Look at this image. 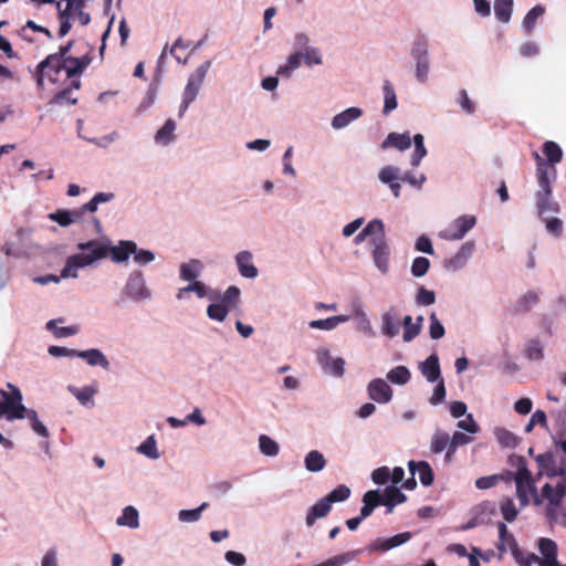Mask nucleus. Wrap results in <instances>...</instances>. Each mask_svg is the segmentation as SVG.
Segmentation results:
<instances>
[{"label": "nucleus", "mask_w": 566, "mask_h": 566, "mask_svg": "<svg viewBox=\"0 0 566 566\" xmlns=\"http://www.w3.org/2000/svg\"><path fill=\"white\" fill-rule=\"evenodd\" d=\"M80 253L70 255L61 271V277H77V270L92 265L94 262L105 259L111 254L115 262L126 261L136 250L133 241H120L118 247L111 248L109 244L98 240H90L77 244Z\"/></svg>", "instance_id": "nucleus-1"}, {"label": "nucleus", "mask_w": 566, "mask_h": 566, "mask_svg": "<svg viewBox=\"0 0 566 566\" xmlns=\"http://www.w3.org/2000/svg\"><path fill=\"white\" fill-rule=\"evenodd\" d=\"M73 43L74 41L71 40L66 44L61 45L57 52L49 54L38 64L35 77L39 87H43L44 78L53 84L59 83L63 71L66 78L81 77L91 64L92 56L90 53L78 57L72 56L70 52Z\"/></svg>", "instance_id": "nucleus-2"}, {"label": "nucleus", "mask_w": 566, "mask_h": 566, "mask_svg": "<svg viewBox=\"0 0 566 566\" xmlns=\"http://www.w3.org/2000/svg\"><path fill=\"white\" fill-rule=\"evenodd\" d=\"M10 391L0 390L3 400H0V417H6L8 420L28 418L30 426L35 433L40 437L48 438V428L39 420L38 413L33 409H27L22 403V394L20 389L12 385H7Z\"/></svg>", "instance_id": "nucleus-3"}, {"label": "nucleus", "mask_w": 566, "mask_h": 566, "mask_svg": "<svg viewBox=\"0 0 566 566\" xmlns=\"http://www.w3.org/2000/svg\"><path fill=\"white\" fill-rule=\"evenodd\" d=\"M509 463L516 467L515 472L507 471V481L513 480L516 486V496L521 507H526L531 503L539 506L542 497L539 496L536 488V481L532 472L527 468V461L523 455L512 454L509 458Z\"/></svg>", "instance_id": "nucleus-4"}, {"label": "nucleus", "mask_w": 566, "mask_h": 566, "mask_svg": "<svg viewBox=\"0 0 566 566\" xmlns=\"http://www.w3.org/2000/svg\"><path fill=\"white\" fill-rule=\"evenodd\" d=\"M536 158V180L538 184V190L535 193L536 211L539 217L545 213H557L559 212V203L553 199V189L549 180V166L538 155L535 154Z\"/></svg>", "instance_id": "nucleus-5"}, {"label": "nucleus", "mask_w": 566, "mask_h": 566, "mask_svg": "<svg viewBox=\"0 0 566 566\" xmlns=\"http://www.w3.org/2000/svg\"><path fill=\"white\" fill-rule=\"evenodd\" d=\"M66 2L65 8L61 7V2L56 3V8L59 10V36H65L71 28V19H78L82 25H87L91 21V15L87 12H84L85 0H64Z\"/></svg>", "instance_id": "nucleus-6"}, {"label": "nucleus", "mask_w": 566, "mask_h": 566, "mask_svg": "<svg viewBox=\"0 0 566 566\" xmlns=\"http://www.w3.org/2000/svg\"><path fill=\"white\" fill-rule=\"evenodd\" d=\"M539 496L542 497V501H547L546 517L548 521L551 523L557 522L558 507L566 496V479L558 480L555 486L549 483L544 484Z\"/></svg>", "instance_id": "nucleus-7"}, {"label": "nucleus", "mask_w": 566, "mask_h": 566, "mask_svg": "<svg viewBox=\"0 0 566 566\" xmlns=\"http://www.w3.org/2000/svg\"><path fill=\"white\" fill-rule=\"evenodd\" d=\"M210 67V62L206 61L201 65H199L196 71L189 76L188 83L184 90L182 102L179 109V115L188 109L189 105L196 99L199 94L200 87L206 78L208 70Z\"/></svg>", "instance_id": "nucleus-8"}, {"label": "nucleus", "mask_w": 566, "mask_h": 566, "mask_svg": "<svg viewBox=\"0 0 566 566\" xmlns=\"http://www.w3.org/2000/svg\"><path fill=\"white\" fill-rule=\"evenodd\" d=\"M369 245L375 265L382 273H386L388 271L389 248L386 241L385 227L382 228V232H378L370 238Z\"/></svg>", "instance_id": "nucleus-9"}, {"label": "nucleus", "mask_w": 566, "mask_h": 566, "mask_svg": "<svg viewBox=\"0 0 566 566\" xmlns=\"http://www.w3.org/2000/svg\"><path fill=\"white\" fill-rule=\"evenodd\" d=\"M411 55L416 60V78L420 83H426L428 80L430 63L428 56V46L424 40L419 39L415 42L411 50Z\"/></svg>", "instance_id": "nucleus-10"}, {"label": "nucleus", "mask_w": 566, "mask_h": 566, "mask_svg": "<svg viewBox=\"0 0 566 566\" xmlns=\"http://www.w3.org/2000/svg\"><path fill=\"white\" fill-rule=\"evenodd\" d=\"M476 223L474 216H460L453 222L441 232L440 237L446 240H460L462 239Z\"/></svg>", "instance_id": "nucleus-11"}, {"label": "nucleus", "mask_w": 566, "mask_h": 566, "mask_svg": "<svg viewBox=\"0 0 566 566\" xmlns=\"http://www.w3.org/2000/svg\"><path fill=\"white\" fill-rule=\"evenodd\" d=\"M411 537L412 534L410 532H403L389 538H376L367 546V549L369 552H387L407 543Z\"/></svg>", "instance_id": "nucleus-12"}, {"label": "nucleus", "mask_w": 566, "mask_h": 566, "mask_svg": "<svg viewBox=\"0 0 566 566\" xmlns=\"http://www.w3.org/2000/svg\"><path fill=\"white\" fill-rule=\"evenodd\" d=\"M368 397L378 402V403H387L392 398V389L391 387L381 378L373 379L367 388Z\"/></svg>", "instance_id": "nucleus-13"}, {"label": "nucleus", "mask_w": 566, "mask_h": 566, "mask_svg": "<svg viewBox=\"0 0 566 566\" xmlns=\"http://www.w3.org/2000/svg\"><path fill=\"white\" fill-rule=\"evenodd\" d=\"M538 551L542 554L541 566H562L557 559V544L553 539L546 537L539 538Z\"/></svg>", "instance_id": "nucleus-14"}, {"label": "nucleus", "mask_w": 566, "mask_h": 566, "mask_svg": "<svg viewBox=\"0 0 566 566\" xmlns=\"http://www.w3.org/2000/svg\"><path fill=\"white\" fill-rule=\"evenodd\" d=\"M70 84L63 90L56 92L50 101L52 105H75L77 103V98L72 96L73 90H80L82 86V82L80 77L69 78Z\"/></svg>", "instance_id": "nucleus-15"}, {"label": "nucleus", "mask_w": 566, "mask_h": 566, "mask_svg": "<svg viewBox=\"0 0 566 566\" xmlns=\"http://www.w3.org/2000/svg\"><path fill=\"white\" fill-rule=\"evenodd\" d=\"M126 294L129 297L136 300H145L149 297V293L145 286V281L143 274L140 272H135L130 274L127 284H126Z\"/></svg>", "instance_id": "nucleus-16"}, {"label": "nucleus", "mask_w": 566, "mask_h": 566, "mask_svg": "<svg viewBox=\"0 0 566 566\" xmlns=\"http://www.w3.org/2000/svg\"><path fill=\"white\" fill-rule=\"evenodd\" d=\"M511 544L512 556L518 566H532L533 564L541 566L542 557L537 556L535 553L522 551L516 541L512 539Z\"/></svg>", "instance_id": "nucleus-17"}, {"label": "nucleus", "mask_w": 566, "mask_h": 566, "mask_svg": "<svg viewBox=\"0 0 566 566\" xmlns=\"http://www.w3.org/2000/svg\"><path fill=\"white\" fill-rule=\"evenodd\" d=\"M543 153L545 154L549 166V175L555 178L556 169L554 165L558 164L563 159V150L555 142L548 140L543 145Z\"/></svg>", "instance_id": "nucleus-18"}, {"label": "nucleus", "mask_w": 566, "mask_h": 566, "mask_svg": "<svg viewBox=\"0 0 566 566\" xmlns=\"http://www.w3.org/2000/svg\"><path fill=\"white\" fill-rule=\"evenodd\" d=\"M235 262L240 274L247 279H254L258 275V269L252 263V254L249 251H241L235 256Z\"/></svg>", "instance_id": "nucleus-19"}, {"label": "nucleus", "mask_w": 566, "mask_h": 566, "mask_svg": "<svg viewBox=\"0 0 566 566\" xmlns=\"http://www.w3.org/2000/svg\"><path fill=\"white\" fill-rule=\"evenodd\" d=\"M536 461L545 468V474L547 478H558V480L566 479V468H557L552 453L539 454Z\"/></svg>", "instance_id": "nucleus-20"}, {"label": "nucleus", "mask_w": 566, "mask_h": 566, "mask_svg": "<svg viewBox=\"0 0 566 566\" xmlns=\"http://www.w3.org/2000/svg\"><path fill=\"white\" fill-rule=\"evenodd\" d=\"M409 471L411 475H415L416 470H418L419 479L422 485L430 486L433 483L434 475L430 464L426 461H409L408 463Z\"/></svg>", "instance_id": "nucleus-21"}, {"label": "nucleus", "mask_w": 566, "mask_h": 566, "mask_svg": "<svg viewBox=\"0 0 566 566\" xmlns=\"http://www.w3.org/2000/svg\"><path fill=\"white\" fill-rule=\"evenodd\" d=\"M400 329V318L395 308H390L382 315L381 332L388 337H395Z\"/></svg>", "instance_id": "nucleus-22"}, {"label": "nucleus", "mask_w": 566, "mask_h": 566, "mask_svg": "<svg viewBox=\"0 0 566 566\" xmlns=\"http://www.w3.org/2000/svg\"><path fill=\"white\" fill-rule=\"evenodd\" d=\"M382 504L379 490L367 491L363 495V507L360 509V517L365 520L370 516L374 510Z\"/></svg>", "instance_id": "nucleus-23"}, {"label": "nucleus", "mask_w": 566, "mask_h": 566, "mask_svg": "<svg viewBox=\"0 0 566 566\" xmlns=\"http://www.w3.org/2000/svg\"><path fill=\"white\" fill-rule=\"evenodd\" d=\"M382 504L379 490L367 491L363 495V507L360 509V517L365 520L370 516L374 510Z\"/></svg>", "instance_id": "nucleus-24"}, {"label": "nucleus", "mask_w": 566, "mask_h": 566, "mask_svg": "<svg viewBox=\"0 0 566 566\" xmlns=\"http://www.w3.org/2000/svg\"><path fill=\"white\" fill-rule=\"evenodd\" d=\"M382 504L379 490L367 491L363 495V507L360 509V517L365 520L370 516L374 510Z\"/></svg>", "instance_id": "nucleus-25"}, {"label": "nucleus", "mask_w": 566, "mask_h": 566, "mask_svg": "<svg viewBox=\"0 0 566 566\" xmlns=\"http://www.w3.org/2000/svg\"><path fill=\"white\" fill-rule=\"evenodd\" d=\"M420 370L428 381L434 382L440 379L441 371L439 358L437 355H430L423 363L420 364Z\"/></svg>", "instance_id": "nucleus-26"}, {"label": "nucleus", "mask_w": 566, "mask_h": 566, "mask_svg": "<svg viewBox=\"0 0 566 566\" xmlns=\"http://www.w3.org/2000/svg\"><path fill=\"white\" fill-rule=\"evenodd\" d=\"M76 356L84 359L90 366H101L104 369L109 368V361L99 349L78 350Z\"/></svg>", "instance_id": "nucleus-27"}, {"label": "nucleus", "mask_w": 566, "mask_h": 566, "mask_svg": "<svg viewBox=\"0 0 566 566\" xmlns=\"http://www.w3.org/2000/svg\"><path fill=\"white\" fill-rule=\"evenodd\" d=\"M203 270V264L198 259H191L189 262L181 263L179 268L180 279L182 281H195Z\"/></svg>", "instance_id": "nucleus-28"}, {"label": "nucleus", "mask_w": 566, "mask_h": 566, "mask_svg": "<svg viewBox=\"0 0 566 566\" xmlns=\"http://www.w3.org/2000/svg\"><path fill=\"white\" fill-rule=\"evenodd\" d=\"M331 510L332 505L325 497H322L310 509L306 515V525L313 526L317 518L327 516Z\"/></svg>", "instance_id": "nucleus-29"}, {"label": "nucleus", "mask_w": 566, "mask_h": 566, "mask_svg": "<svg viewBox=\"0 0 566 566\" xmlns=\"http://www.w3.org/2000/svg\"><path fill=\"white\" fill-rule=\"evenodd\" d=\"M411 146V137L408 133L398 134L390 133L382 142L381 147L384 149L388 147L397 148L398 150H406Z\"/></svg>", "instance_id": "nucleus-30"}, {"label": "nucleus", "mask_w": 566, "mask_h": 566, "mask_svg": "<svg viewBox=\"0 0 566 566\" xmlns=\"http://www.w3.org/2000/svg\"><path fill=\"white\" fill-rule=\"evenodd\" d=\"M363 115V111L358 107H349L344 112L334 116L332 120V126L335 129H340L346 127L353 120L359 118Z\"/></svg>", "instance_id": "nucleus-31"}, {"label": "nucleus", "mask_w": 566, "mask_h": 566, "mask_svg": "<svg viewBox=\"0 0 566 566\" xmlns=\"http://www.w3.org/2000/svg\"><path fill=\"white\" fill-rule=\"evenodd\" d=\"M349 319L347 315L331 316L325 319H315L310 322L311 328L332 331L340 323H345Z\"/></svg>", "instance_id": "nucleus-32"}, {"label": "nucleus", "mask_w": 566, "mask_h": 566, "mask_svg": "<svg viewBox=\"0 0 566 566\" xmlns=\"http://www.w3.org/2000/svg\"><path fill=\"white\" fill-rule=\"evenodd\" d=\"M176 129V123L174 119L169 118L165 122V124L157 130L155 135V140L158 144L168 145L174 140L175 135L174 132Z\"/></svg>", "instance_id": "nucleus-33"}, {"label": "nucleus", "mask_w": 566, "mask_h": 566, "mask_svg": "<svg viewBox=\"0 0 566 566\" xmlns=\"http://www.w3.org/2000/svg\"><path fill=\"white\" fill-rule=\"evenodd\" d=\"M380 497L382 504L398 505L407 501V496L395 485L387 486Z\"/></svg>", "instance_id": "nucleus-34"}, {"label": "nucleus", "mask_w": 566, "mask_h": 566, "mask_svg": "<svg viewBox=\"0 0 566 566\" xmlns=\"http://www.w3.org/2000/svg\"><path fill=\"white\" fill-rule=\"evenodd\" d=\"M513 12V0H495L494 13L502 23H507Z\"/></svg>", "instance_id": "nucleus-35"}, {"label": "nucleus", "mask_w": 566, "mask_h": 566, "mask_svg": "<svg viewBox=\"0 0 566 566\" xmlns=\"http://www.w3.org/2000/svg\"><path fill=\"white\" fill-rule=\"evenodd\" d=\"M326 465L324 455L317 451L312 450L305 457V468L311 472L322 471Z\"/></svg>", "instance_id": "nucleus-36"}, {"label": "nucleus", "mask_w": 566, "mask_h": 566, "mask_svg": "<svg viewBox=\"0 0 566 566\" xmlns=\"http://www.w3.org/2000/svg\"><path fill=\"white\" fill-rule=\"evenodd\" d=\"M387 378L390 382L402 386L409 382L411 374L406 366H397L388 371Z\"/></svg>", "instance_id": "nucleus-37"}, {"label": "nucleus", "mask_w": 566, "mask_h": 566, "mask_svg": "<svg viewBox=\"0 0 566 566\" xmlns=\"http://www.w3.org/2000/svg\"><path fill=\"white\" fill-rule=\"evenodd\" d=\"M450 444V436L446 431L438 430L431 439L430 450L432 453H441Z\"/></svg>", "instance_id": "nucleus-38"}, {"label": "nucleus", "mask_w": 566, "mask_h": 566, "mask_svg": "<svg viewBox=\"0 0 566 566\" xmlns=\"http://www.w3.org/2000/svg\"><path fill=\"white\" fill-rule=\"evenodd\" d=\"M495 438L504 448H515L520 442L518 437L505 428H497L495 430Z\"/></svg>", "instance_id": "nucleus-39"}, {"label": "nucleus", "mask_w": 566, "mask_h": 566, "mask_svg": "<svg viewBox=\"0 0 566 566\" xmlns=\"http://www.w3.org/2000/svg\"><path fill=\"white\" fill-rule=\"evenodd\" d=\"M117 524L136 528L139 525L138 511L134 506H126L117 518Z\"/></svg>", "instance_id": "nucleus-40"}, {"label": "nucleus", "mask_w": 566, "mask_h": 566, "mask_svg": "<svg viewBox=\"0 0 566 566\" xmlns=\"http://www.w3.org/2000/svg\"><path fill=\"white\" fill-rule=\"evenodd\" d=\"M382 91L385 98L382 112L384 114H388L397 107V96L395 88L389 81H385Z\"/></svg>", "instance_id": "nucleus-41"}, {"label": "nucleus", "mask_w": 566, "mask_h": 566, "mask_svg": "<svg viewBox=\"0 0 566 566\" xmlns=\"http://www.w3.org/2000/svg\"><path fill=\"white\" fill-rule=\"evenodd\" d=\"M500 511L503 518L509 523L514 522L518 515V510L511 497H504L500 502Z\"/></svg>", "instance_id": "nucleus-42"}, {"label": "nucleus", "mask_w": 566, "mask_h": 566, "mask_svg": "<svg viewBox=\"0 0 566 566\" xmlns=\"http://www.w3.org/2000/svg\"><path fill=\"white\" fill-rule=\"evenodd\" d=\"M545 13V8L541 4L532 8L523 20V27L527 33H531L536 24V20Z\"/></svg>", "instance_id": "nucleus-43"}, {"label": "nucleus", "mask_w": 566, "mask_h": 566, "mask_svg": "<svg viewBox=\"0 0 566 566\" xmlns=\"http://www.w3.org/2000/svg\"><path fill=\"white\" fill-rule=\"evenodd\" d=\"M538 302V294L534 291H528L517 301L516 312L526 313L532 308L533 305H536Z\"/></svg>", "instance_id": "nucleus-44"}, {"label": "nucleus", "mask_w": 566, "mask_h": 566, "mask_svg": "<svg viewBox=\"0 0 566 566\" xmlns=\"http://www.w3.org/2000/svg\"><path fill=\"white\" fill-rule=\"evenodd\" d=\"M57 319H51L46 323V328L51 331L55 337H67L78 333L80 328L76 325L66 326V327H57Z\"/></svg>", "instance_id": "nucleus-45"}, {"label": "nucleus", "mask_w": 566, "mask_h": 566, "mask_svg": "<svg viewBox=\"0 0 566 566\" xmlns=\"http://www.w3.org/2000/svg\"><path fill=\"white\" fill-rule=\"evenodd\" d=\"M384 223L381 220L375 219L370 221L355 238L356 242L363 241L367 237H374L378 232H382Z\"/></svg>", "instance_id": "nucleus-46"}, {"label": "nucleus", "mask_w": 566, "mask_h": 566, "mask_svg": "<svg viewBox=\"0 0 566 566\" xmlns=\"http://www.w3.org/2000/svg\"><path fill=\"white\" fill-rule=\"evenodd\" d=\"M209 504L203 502L200 506L193 510H181L178 514V517L181 522L191 523L197 522L201 517L202 511H205Z\"/></svg>", "instance_id": "nucleus-47"}, {"label": "nucleus", "mask_w": 566, "mask_h": 566, "mask_svg": "<svg viewBox=\"0 0 566 566\" xmlns=\"http://www.w3.org/2000/svg\"><path fill=\"white\" fill-rule=\"evenodd\" d=\"M229 308L227 305L220 303L210 304L207 308V315L209 318L223 322L229 313Z\"/></svg>", "instance_id": "nucleus-48"}, {"label": "nucleus", "mask_w": 566, "mask_h": 566, "mask_svg": "<svg viewBox=\"0 0 566 566\" xmlns=\"http://www.w3.org/2000/svg\"><path fill=\"white\" fill-rule=\"evenodd\" d=\"M259 446L261 452L268 457H275L279 453V444L265 434L260 436Z\"/></svg>", "instance_id": "nucleus-49"}, {"label": "nucleus", "mask_w": 566, "mask_h": 566, "mask_svg": "<svg viewBox=\"0 0 566 566\" xmlns=\"http://www.w3.org/2000/svg\"><path fill=\"white\" fill-rule=\"evenodd\" d=\"M349 495H350V489L345 484H340L324 497L332 505L333 503H336V502L346 501L349 497Z\"/></svg>", "instance_id": "nucleus-50"}, {"label": "nucleus", "mask_w": 566, "mask_h": 566, "mask_svg": "<svg viewBox=\"0 0 566 566\" xmlns=\"http://www.w3.org/2000/svg\"><path fill=\"white\" fill-rule=\"evenodd\" d=\"M302 59H303V54L301 52L291 54L287 57L286 64L279 67L277 74L290 76L291 72L301 65Z\"/></svg>", "instance_id": "nucleus-51"}, {"label": "nucleus", "mask_w": 566, "mask_h": 566, "mask_svg": "<svg viewBox=\"0 0 566 566\" xmlns=\"http://www.w3.org/2000/svg\"><path fill=\"white\" fill-rule=\"evenodd\" d=\"M357 554L358 552H347L340 555L333 556L327 560L314 566H343L344 564L352 562L357 556Z\"/></svg>", "instance_id": "nucleus-52"}, {"label": "nucleus", "mask_w": 566, "mask_h": 566, "mask_svg": "<svg viewBox=\"0 0 566 566\" xmlns=\"http://www.w3.org/2000/svg\"><path fill=\"white\" fill-rule=\"evenodd\" d=\"M499 481H507L506 473L493 474V475H489V476H481L475 481V486L480 490H486V489H491L494 485H496V483Z\"/></svg>", "instance_id": "nucleus-53"}, {"label": "nucleus", "mask_w": 566, "mask_h": 566, "mask_svg": "<svg viewBox=\"0 0 566 566\" xmlns=\"http://www.w3.org/2000/svg\"><path fill=\"white\" fill-rule=\"evenodd\" d=\"M138 452L150 458L158 459L160 455L157 451L156 440L154 436L148 437L138 448Z\"/></svg>", "instance_id": "nucleus-54"}, {"label": "nucleus", "mask_w": 566, "mask_h": 566, "mask_svg": "<svg viewBox=\"0 0 566 566\" xmlns=\"http://www.w3.org/2000/svg\"><path fill=\"white\" fill-rule=\"evenodd\" d=\"M240 298V290L239 287L232 285L229 286L223 295L220 297V302L228 306V308H232L237 306Z\"/></svg>", "instance_id": "nucleus-55"}, {"label": "nucleus", "mask_w": 566, "mask_h": 566, "mask_svg": "<svg viewBox=\"0 0 566 566\" xmlns=\"http://www.w3.org/2000/svg\"><path fill=\"white\" fill-rule=\"evenodd\" d=\"M402 323L405 327L402 338L407 343L411 342L419 335V324L412 323V317L410 315L405 316Z\"/></svg>", "instance_id": "nucleus-56"}, {"label": "nucleus", "mask_w": 566, "mask_h": 566, "mask_svg": "<svg viewBox=\"0 0 566 566\" xmlns=\"http://www.w3.org/2000/svg\"><path fill=\"white\" fill-rule=\"evenodd\" d=\"M114 198L112 192H98L87 203L84 205V209L88 212H95L99 203L108 202Z\"/></svg>", "instance_id": "nucleus-57"}, {"label": "nucleus", "mask_w": 566, "mask_h": 566, "mask_svg": "<svg viewBox=\"0 0 566 566\" xmlns=\"http://www.w3.org/2000/svg\"><path fill=\"white\" fill-rule=\"evenodd\" d=\"M430 268V261L424 256H418L411 264V273L416 277H421L427 274Z\"/></svg>", "instance_id": "nucleus-58"}, {"label": "nucleus", "mask_w": 566, "mask_h": 566, "mask_svg": "<svg viewBox=\"0 0 566 566\" xmlns=\"http://www.w3.org/2000/svg\"><path fill=\"white\" fill-rule=\"evenodd\" d=\"M444 327L437 317L436 313H431L430 315V326L429 334L432 339H440L444 336Z\"/></svg>", "instance_id": "nucleus-59"}, {"label": "nucleus", "mask_w": 566, "mask_h": 566, "mask_svg": "<svg viewBox=\"0 0 566 566\" xmlns=\"http://www.w3.org/2000/svg\"><path fill=\"white\" fill-rule=\"evenodd\" d=\"M399 168L394 166H386L379 171V179L384 184H391L400 178Z\"/></svg>", "instance_id": "nucleus-60"}, {"label": "nucleus", "mask_w": 566, "mask_h": 566, "mask_svg": "<svg viewBox=\"0 0 566 566\" xmlns=\"http://www.w3.org/2000/svg\"><path fill=\"white\" fill-rule=\"evenodd\" d=\"M526 356L531 360H539L543 358V347L538 339H531L526 347Z\"/></svg>", "instance_id": "nucleus-61"}, {"label": "nucleus", "mask_w": 566, "mask_h": 566, "mask_svg": "<svg viewBox=\"0 0 566 566\" xmlns=\"http://www.w3.org/2000/svg\"><path fill=\"white\" fill-rule=\"evenodd\" d=\"M416 301L420 305L428 306L436 302V294L433 291H429L426 287L420 286L418 289Z\"/></svg>", "instance_id": "nucleus-62"}, {"label": "nucleus", "mask_w": 566, "mask_h": 566, "mask_svg": "<svg viewBox=\"0 0 566 566\" xmlns=\"http://www.w3.org/2000/svg\"><path fill=\"white\" fill-rule=\"evenodd\" d=\"M49 218L57 222L61 227H67L73 223V219L70 218L69 210H57L50 213Z\"/></svg>", "instance_id": "nucleus-63"}, {"label": "nucleus", "mask_w": 566, "mask_h": 566, "mask_svg": "<svg viewBox=\"0 0 566 566\" xmlns=\"http://www.w3.org/2000/svg\"><path fill=\"white\" fill-rule=\"evenodd\" d=\"M72 392L82 405H86L92 401L95 390L91 387H84L82 389H72Z\"/></svg>", "instance_id": "nucleus-64"}]
</instances>
